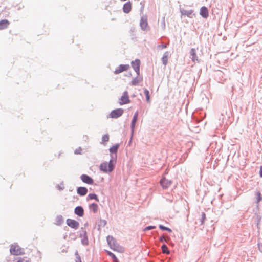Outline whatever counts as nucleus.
I'll return each instance as SVG.
<instances>
[{
    "instance_id": "obj_1",
    "label": "nucleus",
    "mask_w": 262,
    "mask_h": 262,
    "mask_svg": "<svg viewBox=\"0 0 262 262\" xmlns=\"http://www.w3.org/2000/svg\"><path fill=\"white\" fill-rule=\"evenodd\" d=\"M115 163V160L111 159L108 163L106 162L102 163L100 166V169L105 172H111L114 169Z\"/></svg>"
},
{
    "instance_id": "obj_2",
    "label": "nucleus",
    "mask_w": 262,
    "mask_h": 262,
    "mask_svg": "<svg viewBox=\"0 0 262 262\" xmlns=\"http://www.w3.org/2000/svg\"><path fill=\"white\" fill-rule=\"evenodd\" d=\"M107 241L108 244L110 245L111 248L114 251H117L119 252H123L124 249L123 248L120 247L116 242L115 239L111 236L107 237Z\"/></svg>"
},
{
    "instance_id": "obj_3",
    "label": "nucleus",
    "mask_w": 262,
    "mask_h": 262,
    "mask_svg": "<svg viewBox=\"0 0 262 262\" xmlns=\"http://www.w3.org/2000/svg\"><path fill=\"white\" fill-rule=\"evenodd\" d=\"M10 252L11 254L14 255H21L24 253L23 249L16 244H12L11 246Z\"/></svg>"
},
{
    "instance_id": "obj_4",
    "label": "nucleus",
    "mask_w": 262,
    "mask_h": 262,
    "mask_svg": "<svg viewBox=\"0 0 262 262\" xmlns=\"http://www.w3.org/2000/svg\"><path fill=\"white\" fill-rule=\"evenodd\" d=\"M130 102L127 91H125L121 98L119 99L118 103L120 105L129 103Z\"/></svg>"
},
{
    "instance_id": "obj_5",
    "label": "nucleus",
    "mask_w": 262,
    "mask_h": 262,
    "mask_svg": "<svg viewBox=\"0 0 262 262\" xmlns=\"http://www.w3.org/2000/svg\"><path fill=\"white\" fill-rule=\"evenodd\" d=\"M124 110L122 108L115 109L110 113L109 116L112 118H117L121 116Z\"/></svg>"
},
{
    "instance_id": "obj_6",
    "label": "nucleus",
    "mask_w": 262,
    "mask_h": 262,
    "mask_svg": "<svg viewBox=\"0 0 262 262\" xmlns=\"http://www.w3.org/2000/svg\"><path fill=\"white\" fill-rule=\"evenodd\" d=\"M129 68V64H121L116 69L114 72L115 74H118L124 71H127Z\"/></svg>"
},
{
    "instance_id": "obj_7",
    "label": "nucleus",
    "mask_w": 262,
    "mask_h": 262,
    "mask_svg": "<svg viewBox=\"0 0 262 262\" xmlns=\"http://www.w3.org/2000/svg\"><path fill=\"white\" fill-rule=\"evenodd\" d=\"M67 224L69 227L75 229L78 228L79 226V224L77 221L70 219L67 220Z\"/></svg>"
},
{
    "instance_id": "obj_8",
    "label": "nucleus",
    "mask_w": 262,
    "mask_h": 262,
    "mask_svg": "<svg viewBox=\"0 0 262 262\" xmlns=\"http://www.w3.org/2000/svg\"><path fill=\"white\" fill-rule=\"evenodd\" d=\"M132 67L137 73L138 75L139 74L140 72V61L139 59H136L135 61H132Z\"/></svg>"
},
{
    "instance_id": "obj_9",
    "label": "nucleus",
    "mask_w": 262,
    "mask_h": 262,
    "mask_svg": "<svg viewBox=\"0 0 262 262\" xmlns=\"http://www.w3.org/2000/svg\"><path fill=\"white\" fill-rule=\"evenodd\" d=\"M81 179L84 183L88 184H92L94 182L93 180L91 177L86 174L81 175Z\"/></svg>"
},
{
    "instance_id": "obj_10",
    "label": "nucleus",
    "mask_w": 262,
    "mask_h": 262,
    "mask_svg": "<svg viewBox=\"0 0 262 262\" xmlns=\"http://www.w3.org/2000/svg\"><path fill=\"white\" fill-rule=\"evenodd\" d=\"M140 26L142 30H146L148 28L146 17H142L140 21Z\"/></svg>"
},
{
    "instance_id": "obj_11",
    "label": "nucleus",
    "mask_w": 262,
    "mask_h": 262,
    "mask_svg": "<svg viewBox=\"0 0 262 262\" xmlns=\"http://www.w3.org/2000/svg\"><path fill=\"white\" fill-rule=\"evenodd\" d=\"M160 183L162 187L164 189L167 188L169 186H170L171 184V182L170 180L166 179V178H163L161 181Z\"/></svg>"
},
{
    "instance_id": "obj_12",
    "label": "nucleus",
    "mask_w": 262,
    "mask_h": 262,
    "mask_svg": "<svg viewBox=\"0 0 262 262\" xmlns=\"http://www.w3.org/2000/svg\"><path fill=\"white\" fill-rule=\"evenodd\" d=\"M10 22L7 19H3L0 21V30H3L8 27Z\"/></svg>"
},
{
    "instance_id": "obj_13",
    "label": "nucleus",
    "mask_w": 262,
    "mask_h": 262,
    "mask_svg": "<svg viewBox=\"0 0 262 262\" xmlns=\"http://www.w3.org/2000/svg\"><path fill=\"white\" fill-rule=\"evenodd\" d=\"M196 50L195 49L192 48L191 49V50L190 51V54L191 56H192L191 59L193 62H195V61L199 62V60L198 59V57L196 56Z\"/></svg>"
},
{
    "instance_id": "obj_14",
    "label": "nucleus",
    "mask_w": 262,
    "mask_h": 262,
    "mask_svg": "<svg viewBox=\"0 0 262 262\" xmlns=\"http://www.w3.org/2000/svg\"><path fill=\"white\" fill-rule=\"evenodd\" d=\"M200 15L204 18H207L208 16V11L206 7H202L200 9Z\"/></svg>"
},
{
    "instance_id": "obj_15",
    "label": "nucleus",
    "mask_w": 262,
    "mask_h": 262,
    "mask_svg": "<svg viewBox=\"0 0 262 262\" xmlns=\"http://www.w3.org/2000/svg\"><path fill=\"white\" fill-rule=\"evenodd\" d=\"M132 9V4L130 2L125 3L123 8V12L125 13H128Z\"/></svg>"
},
{
    "instance_id": "obj_16",
    "label": "nucleus",
    "mask_w": 262,
    "mask_h": 262,
    "mask_svg": "<svg viewBox=\"0 0 262 262\" xmlns=\"http://www.w3.org/2000/svg\"><path fill=\"white\" fill-rule=\"evenodd\" d=\"M138 113L137 112H136L134 114V117L132 119V123H131V128H132V132H134V130L136 123L137 119H138Z\"/></svg>"
},
{
    "instance_id": "obj_17",
    "label": "nucleus",
    "mask_w": 262,
    "mask_h": 262,
    "mask_svg": "<svg viewBox=\"0 0 262 262\" xmlns=\"http://www.w3.org/2000/svg\"><path fill=\"white\" fill-rule=\"evenodd\" d=\"M75 213L79 216H82L84 214L83 209L80 206L77 207L75 209Z\"/></svg>"
},
{
    "instance_id": "obj_18",
    "label": "nucleus",
    "mask_w": 262,
    "mask_h": 262,
    "mask_svg": "<svg viewBox=\"0 0 262 262\" xmlns=\"http://www.w3.org/2000/svg\"><path fill=\"white\" fill-rule=\"evenodd\" d=\"M87 191V189L85 187H80L77 189V193L81 195H85Z\"/></svg>"
},
{
    "instance_id": "obj_19",
    "label": "nucleus",
    "mask_w": 262,
    "mask_h": 262,
    "mask_svg": "<svg viewBox=\"0 0 262 262\" xmlns=\"http://www.w3.org/2000/svg\"><path fill=\"white\" fill-rule=\"evenodd\" d=\"M89 208L94 213H96L98 211V206L97 204L93 203V204L90 205Z\"/></svg>"
},
{
    "instance_id": "obj_20",
    "label": "nucleus",
    "mask_w": 262,
    "mask_h": 262,
    "mask_svg": "<svg viewBox=\"0 0 262 262\" xmlns=\"http://www.w3.org/2000/svg\"><path fill=\"white\" fill-rule=\"evenodd\" d=\"M168 56H169V54H168V52H166L165 53V54H164L162 58V62H163V63L166 66L168 62Z\"/></svg>"
},
{
    "instance_id": "obj_21",
    "label": "nucleus",
    "mask_w": 262,
    "mask_h": 262,
    "mask_svg": "<svg viewBox=\"0 0 262 262\" xmlns=\"http://www.w3.org/2000/svg\"><path fill=\"white\" fill-rule=\"evenodd\" d=\"M119 144H117L114 145H113L112 147H111L109 150L111 153H115L116 154L119 148Z\"/></svg>"
},
{
    "instance_id": "obj_22",
    "label": "nucleus",
    "mask_w": 262,
    "mask_h": 262,
    "mask_svg": "<svg viewBox=\"0 0 262 262\" xmlns=\"http://www.w3.org/2000/svg\"><path fill=\"white\" fill-rule=\"evenodd\" d=\"M142 80V78L136 77L133 79L132 81V84L133 85H137L139 82Z\"/></svg>"
},
{
    "instance_id": "obj_23",
    "label": "nucleus",
    "mask_w": 262,
    "mask_h": 262,
    "mask_svg": "<svg viewBox=\"0 0 262 262\" xmlns=\"http://www.w3.org/2000/svg\"><path fill=\"white\" fill-rule=\"evenodd\" d=\"M144 94L146 96V99L147 102H150V95H149V92L147 89H145L144 90Z\"/></svg>"
},
{
    "instance_id": "obj_24",
    "label": "nucleus",
    "mask_w": 262,
    "mask_h": 262,
    "mask_svg": "<svg viewBox=\"0 0 262 262\" xmlns=\"http://www.w3.org/2000/svg\"><path fill=\"white\" fill-rule=\"evenodd\" d=\"M88 198L90 200L95 199L97 201L99 202V199H98L97 195H96L95 194H93V193L89 194L88 196Z\"/></svg>"
},
{
    "instance_id": "obj_25",
    "label": "nucleus",
    "mask_w": 262,
    "mask_h": 262,
    "mask_svg": "<svg viewBox=\"0 0 262 262\" xmlns=\"http://www.w3.org/2000/svg\"><path fill=\"white\" fill-rule=\"evenodd\" d=\"M106 252H107V254L113 258V260L115 262H118V260L117 258L116 257V256L113 253H112L110 251H107Z\"/></svg>"
},
{
    "instance_id": "obj_26",
    "label": "nucleus",
    "mask_w": 262,
    "mask_h": 262,
    "mask_svg": "<svg viewBox=\"0 0 262 262\" xmlns=\"http://www.w3.org/2000/svg\"><path fill=\"white\" fill-rule=\"evenodd\" d=\"M109 140V136L108 135H104L102 138V143L105 144L106 142H108Z\"/></svg>"
},
{
    "instance_id": "obj_27",
    "label": "nucleus",
    "mask_w": 262,
    "mask_h": 262,
    "mask_svg": "<svg viewBox=\"0 0 262 262\" xmlns=\"http://www.w3.org/2000/svg\"><path fill=\"white\" fill-rule=\"evenodd\" d=\"M56 222H57L56 224L57 225H60L63 222L62 216H57L56 218Z\"/></svg>"
},
{
    "instance_id": "obj_28",
    "label": "nucleus",
    "mask_w": 262,
    "mask_h": 262,
    "mask_svg": "<svg viewBox=\"0 0 262 262\" xmlns=\"http://www.w3.org/2000/svg\"><path fill=\"white\" fill-rule=\"evenodd\" d=\"M162 252L164 253L169 254V251L168 250L167 247L166 245H163L162 246Z\"/></svg>"
},
{
    "instance_id": "obj_29",
    "label": "nucleus",
    "mask_w": 262,
    "mask_h": 262,
    "mask_svg": "<svg viewBox=\"0 0 262 262\" xmlns=\"http://www.w3.org/2000/svg\"><path fill=\"white\" fill-rule=\"evenodd\" d=\"M201 216H202V217H201V219L200 221V222L201 225H203L204 224V221L206 219V215H205V213L203 212V213H202Z\"/></svg>"
},
{
    "instance_id": "obj_30",
    "label": "nucleus",
    "mask_w": 262,
    "mask_h": 262,
    "mask_svg": "<svg viewBox=\"0 0 262 262\" xmlns=\"http://www.w3.org/2000/svg\"><path fill=\"white\" fill-rule=\"evenodd\" d=\"M256 199L257 203H259L262 199L261 195L260 192H256Z\"/></svg>"
},
{
    "instance_id": "obj_31",
    "label": "nucleus",
    "mask_w": 262,
    "mask_h": 262,
    "mask_svg": "<svg viewBox=\"0 0 262 262\" xmlns=\"http://www.w3.org/2000/svg\"><path fill=\"white\" fill-rule=\"evenodd\" d=\"M159 228L161 229V230H166V231H168V232H171V230L167 227H164L161 225H160L159 226Z\"/></svg>"
},
{
    "instance_id": "obj_32",
    "label": "nucleus",
    "mask_w": 262,
    "mask_h": 262,
    "mask_svg": "<svg viewBox=\"0 0 262 262\" xmlns=\"http://www.w3.org/2000/svg\"><path fill=\"white\" fill-rule=\"evenodd\" d=\"M82 152V149L81 147H79L78 148L76 149L74 152L76 154H81Z\"/></svg>"
},
{
    "instance_id": "obj_33",
    "label": "nucleus",
    "mask_w": 262,
    "mask_h": 262,
    "mask_svg": "<svg viewBox=\"0 0 262 262\" xmlns=\"http://www.w3.org/2000/svg\"><path fill=\"white\" fill-rule=\"evenodd\" d=\"M155 228H156V227L154 226H147V227H146V228H144V231H147V230L153 229H155Z\"/></svg>"
},
{
    "instance_id": "obj_34",
    "label": "nucleus",
    "mask_w": 262,
    "mask_h": 262,
    "mask_svg": "<svg viewBox=\"0 0 262 262\" xmlns=\"http://www.w3.org/2000/svg\"><path fill=\"white\" fill-rule=\"evenodd\" d=\"M17 262H30L29 260L25 259H21L19 260Z\"/></svg>"
},
{
    "instance_id": "obj_35",
    "label": "nucleus",
    "mask_w": 262,
    "mask_h": 262,
    "mask_svg": "<svg viewBox=\"0 0 262 262\" xmlns=\"http://www.w3.org/2000/svg\"><path fill=\"white\" fill-rule=\"evenodd\" d=\"M160 241L161 242H163L164 241H166V239L165 238V237L164 236H161L160 237Z\"/></svg>"
},
{
    "instance_id": "obj_36",
    "label": "nucleus",
    "mask_w": 262,
    "mask_h": 262,
    "mask_svg": "<svg viewBox=\"0 0 262 262\" xmlns=\"http://www.w3.org/2000/svg\"><path fill=\"white\" fill-rule=\"evenodd\" d=\"M258 248L259 250L262 252V244H258Z\"/></svg>"
},
{
    "instance_id": "obj_37",
    "label": "nucleus",
    "mask_w": 262,
    "mask_h": 262,
    "mask_svg": "<svg viewBox=\"0 0 262 262\" xmlns=\"http://www.w3.org/2000/svg\"><path fill=\"white\" fill-rule=\"evenodd\" d=\"M259 174L261 177H262V166L260 168Z\"/></svg>"
},
{
    "instance_id": "obj_38",
    "label": "nucleus",
    "mask_w": 262,
    "mask_h": 262,
    "mask_svg": "<svg viewBox=\"0 0 262 262\" xmlns=\"http://www.w3.org/2000/svg\"><path fill=\"white\" fill-rule=\"evenodd\" d=\"M76 262H81V259L79 257H77V259L76 260Z\"/></svg>"
}]
</instances>
